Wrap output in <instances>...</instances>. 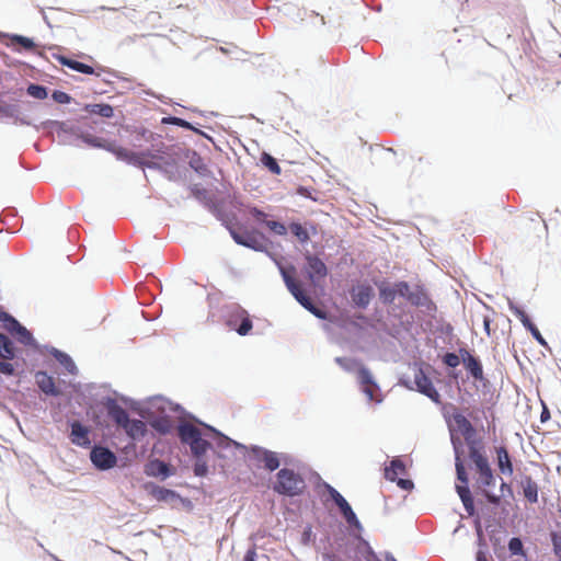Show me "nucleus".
Segmentation results:
<instances>
[{
	"instance_id": "8fccbe9b",
	"label": "nucleus",
	"mask_w": 561,
	"mask_h": 561,
	"mask_svg": "<svg viewBox=\"0 0 561 561\" xmlns=\"http://www.w3.org/2000/svg\"><path fill=\"white\" fill-rule=\"evenodd\" d=\"M250 214H251V215H252V216H253L257 221H261V222H264V224H265V221H268V220L266 219L267 215H266L263 210H261V209H259V208H256V207H253L252 209H250Z\"/></svg>"
},
{
	"instance_id": "f8f14e48",
	"label": "nucleus",
	"mask_w": 561,
	"mask_h": 561,
	"mask_svg": "<svg viewBox=\"0 0 561 561\" xmlns=\"http://www.w3.org/2000/svg\"><path fill=\"white\" fill-rule=\"evenodd\" d=\"M90 456L93 465L102 470L113 468L117 461L115 454L102 446L93 447Z\"/></svg>"
},
{
	"instance_id": "4468645a",
	"label": "nucleus",
	"mask_w": 561,
	"mask_h": 561,
	"mask_svg": "<svg viewBox=\"0 0 561 561\" xmlns=\"http://www.w3.org/2000/svg\"><path fill=\"white\" fill-rule=\"evenodd\" d=\"M374 296V289L369 284H358L351 289V297L354 305L365 309Z\"/></svg>"
},
{
	"instance_id": "4d7b16f0",
	"label": "nucleus",
	"mask_w": 561,
	"mask_h": 561,
	"mask_svg": "<svg viewBox=\"0 0 561 561\" xmlns=\"http://www.w3.org/2000/svg\"><path fill=\"white\" fill-rule=\"evenodd\" d=\"M311 535V527H308L302 534V543H308Z\"/></svg>"
},
{
	"instance_id": "39448f33",
	"label": "nucleus",
	"mask_w": 561,
	"mask_h": 561,
	"mask_svg": "<svg viewBox=\"0 0 561 561\" xmlns=\"http://www.w3.org/2000/svg\"><path fill=\"white\" fill-rule=\"evenodd\" d=\"M178 434L182 443L190 445L196 458L204 456L210 448L209 442L202 437L201 430L191 423L181 424Z\"/></svg>"
},
{
	"instance_id": "2eb2a0df",
	"label": "nucleus",
	"mask_w": 561,
	"mask_h": 561,
	"mask_svg": "<svg viewBox=\"0 0 561 561\" xmlns=\"http://www.w3.org/2000/svg\"><path fill=\"white\" fill-rule=\"evenodd\" d=\"M89 428L83 426L80 422L75 421L71 423L70 440L77 446L88 447L91 444L89 437Z\"/></svg>"
},
{
	"instance_id": "c9c22d12",
	"label": "nucleus",
	"mask_w": 561,
	"mask_h": 561,
	"mask_svg": "<svg viewBox=\"0 0 561 561\" xmlns=\"http://www.w3.org/2000/svg\"><path fill=\"white\" fill-rule=\"evenodd\" d=\"M510 309L512 310V312L514 313V316H516L519 321L523 323V325L528 330L529 328H531L533 325H535L531 320L529 319V317L527 316V313L520 309L519 307H516V306H513L511 305L510 306Z\"/></svg>"
},
{
	"instance_id": "6ab92c4d",
	"label": "nucleus",
	"mask_w": 561,
	"mask_h": 561,
	"mask_svg": "<svg viewBox=\"0 0 561 561\" xmlns=\"http://www.w3.org/2000/svg\"><path fill=\"white\" fill-rule=\"evenodd\" d=\"M520 486L525 499L534 504L538 502L539 486L537 482L530 476H523L520 479Z\"/></svg>"
},
{
	"instance_id": "79ce46f5",
	"label": "nucleus",
	"mask_w": 561,
	"mask_h": 561,
	"mask_svg": "<svg viewBox=\"0 0 561 561\" xmlns=\"http://www.w3.org/2000/svg\"><path fill=\"white\" fill-rule=\"evenodd\" d=\"M551 542L556 557L559 559V561H561V533L552 531Z\"/></svg>"
},
{
	"instance_id": "5701e85b",
	"label": "nucleus",
	"mask_w": 561,
	"mask_h": 561,
	"mask_svg": "<svg viewBox=\"0 0 561 561\" xmlns=\"http://www.w3.org/2000/svg\"><path fill=\"white\" fill-rule=\"evenodd\" d=\"M149 494L159 502H169L178 496L174 491L160 485H151Z\"/></svg>"
},
{
	"instance_id": "4be33fe9",
	"label": "nucleus",
	"mask_w": 561,
	"mask_h": 561,
	"mask_svg": "<svg viewBox=\"0 0 561 561\" xmlns=\"http://www.w3.org/2000/svg\"><path fill=\"white\" fill-rule=\"evenodd\" d=\"M146 473L151 477L163 478H167L172 474L170 466L159 459H154L147 465Z\"/></svg>"
},
{
	"instance_id": "f3484780",
	"label": "nucleus",
	"mask_w": 561,
	"mask_h": 561,
	"mask_svg": "<svg viewBox=\"0 0 561 561\" xmlns=\"http://www.w3.org/2000/svg\"><path fill=\"white\" fill-rule=\"evenodd\" d=\"M453 420L458 428V431L463 435L467 445L469 446V443H479L482 444L481 440H474L471 439V436L474 434V428L470 421L462 415L461 413H455L453 415Z\"/></svg>"
},
{
	"instance_id": "37998d69",
	"label": "nucleus",
	"mask_w": 561,
	"mask_h": 561,
	"mask_svg": "<svg viewBox=\"0 0 561 561\" xmlns=\"http://www.w3.org/2000/svg\"><path fill=\"white\" fill-rule=\"evenodd\" d=\"M194 473L197 477H205L208 473V466L202 457L197 458L194 465Z\"/></svg>"
},
{
	"instance_id": "c85d7f7f",
	"label": "nucleus",
	"mask_w": 561,
	"mask_h": 561,
	"mask_svg": "<svg viewBox=\"0 0 561 561\" xmlns=\"http://www.w3.org/2000/svg\"><path fill=\"white\" fill-rule=\"evenodd\" d=\"M260 160H261V163L266 169H268V171H271L273 174H275V175H279L280 174V172H282L280 167L278 165L276 159L274 157H272L270 153L263 152L261 154Z\"/></svg>"
},
{
	"instance_id": "6e6d98bb",
	"label": "nucleus",
	"mask_w": 561,
	"mask_h": 561,
	"mask_svg": "<svg viewBox=\"0 0 561 561\" xmlns=\"http://www.w3.org/2000/svg\"><path fill=\"white\" fill-rule=\"evenodd\" d=\"M83 139L85 142H88L89 145H92L94 147H103V145L100 142V139H98V138L84 137Z\"/></svg>"
},
{
	"instance_id": "2f4dec72",
	"label": "nucleus",
	"mask_w": 561,
	"mask_h": 561,
	"mask_svg": "<svg viewBox=\"0 0 561 561\" xmlns=\"http://www.w3.org/2000/svg\"><path fill=\"white\" fill-rule=\"evenodd\" d=\"M396 289H397V283L392 287H389V286L380 287L379 294H380L381 300L385 304H392L398 295V291Z\"/></svg>"
},
{
	"instance_id": "e2e57ef3",
	"label": "nucleus",
	"mask_w": 561,
	"mask_h": 561,
	"mask_svg": "<svg viewBox=\"0 0 561 561\" xmlns=\"http://www.w3.org/2000/svg\"><path fill=\"white\" fill-rule=\"evenodd\" d=\"M504 488H507V489H510V486H508V484H507V483H505V482H502V484H501V489H504Z\"/></svg>"
},
{
	"instance_id": "c756f323",
	"label": "nucleus",
	"mask_w": 561,
	"mask_h": 561,
	"mask_svg": "<svg viewBox=\"0 0 561 561\" xmlns=\"http://www.w3.org/2000/svg\"><path fill=\"white\" fill-rule=\"evenodd\" d=\"M106 149L113 152L117 158L126 160L128 162H131L136 159V153L126 148L108 146L106 147Z\"/></svg>"
},
{
	"instance_id": "052dcab7",
	"label": "nucleus",
	"mask_w": 561,
	"mask_h": 561,
	"mask_svg": "<svg viewBox=\"0 0 561 561\" xmlns=\"http://www.w3.org/2000/svg\"><path fill=\"white\" fill-rule=\"evenodd\" d=\"M548 417H549V412H548V410L545 409L543 412L541 413V421L545 422L546 419H548Z\"/></svg>"
},
{
	"instance_id": "ea45409f",
	"label": "nucleus",
	"mask_w": 561,
	"mask_h": 561,
	"mask_svg": "<svg viewBox=\"0 0 561 561\" xmlns=\"http://www.w3.org/2000/svg\"><path fill=\"white\" fill-rule=\"evenodd\" d=\"M11 44L12 45L19 44L24 49H27V50L33 49L35 47V44H34V42L31 38L24 37V36H21V35H13L11 37Z\"/></svg>"
},
{
	"instance_id": "de8ad7c7",
	"label": "nucleus",
	"mask_w": 561,
	"mask_h": 561,
	"mask_svg": "<svg viewBox=\"0 0 561 561\" xmlns=\"http://www.w3.org/2000/svg\"><path fill=\"white\" fill-rule=\"evenodd\" d=\"M53 99L60 104H66L70 102V96L66 92L62 91H54Z\"/></svg>"
},
{
	"instance_id": "9d476101",
	"label": "nucleus",
	"mask_w": 561,
	"mask_h": 561,
	"mask_svg": "<svg viewBox=\"0 0 561 561\" xmlns=\"http://www.w3.org/2000/svg\"><path fill=\"white\" fill-rule=\"evenodd\" d=\"M414 383L416 386L417 391L428 397L433 402L440 403V394L435 389L432 380L422 368H419L415 371Z\"/></svg>"
},
{
	"instance_id": "dca6fc26",
	"label": "nucleus",
	"mask_w": 561,
	"mask_h": 561,
	"mask_svg": "<svg viewBox=\"0 0 561 561\" xmlns=\"http://www.w3.org/2000/svg\"><path fill=\"white\" fill-rule=\"evenodd\" d=\"M460 355L466 366V369L471 374V376L477 380H482L483 369L479 359L463 348L460 350Z\"/></svg>"
},
{
	"instance_id": "423d86ee",
	"label": "nucleus",
	"mask_w": 561,
	"mask_h": 561,
	"mask_svg": "<svg viewBox=\"0 0 561 561\" xmlns=\"http://www.w3.org/2000/svg\"><path fill=\"white\" fill-rule=\"evenodd\" d=\"M456 473L457 479L461 482V484L456 485L457 493L463 504V507L468 515L472 516L474 514V504L473 499L471 496V492L468 486V474L463 465V461L461 460L460 456H456Z\"/></svg>"
},
{
	"instance_id": "680f3d73",
	"label": "nucleus",
	"mask_w": 561,
	"mask_h": 561,
	"mask_svg": "<svg viewBox=\"0 0 561 561\" xmlns=\"http://www.w3.org/2000/svg\"><path fill=\"white\" fill-rule=\"evenodd\" d=\"M60 356L62 357V359H60L61 362H64V359L70 362V358L66 354L60 353Z\"/></svg>"
},
{
	"instance_id": "9b49d317",
	"label": "nucleus",
	"mask_w": 561,
	"mask_h": 561,
	"mask_svg": "<svg viewBox=\"0 0 561 561\" xmlns=\"http://www.w3.org/2000/svg\"><path fill=\"white\" fill-rule=\"evenodd\" d=\"M306 273L309 280L316 284L319 279L324 278L328 275V268L324 262L313 254H306Z\"/></svg>"
},
{
	"instance_id": "f704fd0d",
	"label": "nucleus",
	"mask_w": 561,
	"mask_h": 561,
	"mask_svg": "<svg viewBox=\"0 0 561 561\" xmlns=\"http://www.w3.org/2000/svg\"><path fill=\"white\" fill-rule=\"evenodd\" d=\"M510 309L512 310V312L514 313V316H516L519 321L523 323V325L528 330L529 328H531L533 325H535L531 320L529 319V317L527 316V313L520 309L519 307H516V306H513L511 305L510 306Z\"/></svg>"
},
{
	"instance_id": "49530a36",
	"label": "nucleus",
	"mask_w": 561,
	"mask_h": 561,
	"mask_svg": "<svg viewBox=\"0 0 561 561\" xmlns=\"http://www.w3.org/2000/svg\"><path fill=\"white\" fill-rule=\"evenodd\" d=\"M163 122L171 123L173 125H176L179 127H183V128H186V129H191L192 128V126H191V124L188 122H186L185 119L180 118V117L164 118Z\"/></svg>"
},
{
	"instance_id": "aec40b11",
	"label": "nucleus",
	"mask_w": 561,
	"mask_h": 561,
	"mask_svg": "<svg viewBox=\"0 0 561 561\" xmlns=\"http://www.w3.org/2000/svg\"><path fill=\"white\" fill-rule=\"evenodd\" d=\"M408 301L415 307H425L427 309L434 307V304L427 293L421 286H415L413 288V291L409 295Z\"/></svg>"
},
{
	"instance_id": "a878e982",
	"label": "nucleus",
	"mask_w": 561,
	"mask_h": 561,
	"mask_svg": "<svg viewBox=\"0 0 561 561\" xmlns=\"http://www.w3.org/2000/svg\"><path fill=\"white\" fill-rule=\"evenodd\" d=\"M14 356L13 344L10 339L0 333V358L11 359Z\"/></svg>"
},
{
	"instance_id": "f03ea898",
	"label": "nucleus",
	"mask_w": 561,
	"mask_h": 561,
	"mask_svg": "<svg viewBox=\"0 0 561 561\" xmlns=\"http://www.w3.org/2000/svg\"><path fill=\"white\" fill-rule=\"evenodd\" d=\"M108 416L115 424L124 430L133 440H140L147 434V425L141 420H130L127 411L121 405L113 403L107 409Z\"/></svg>"
},
{
	"instance_id": "6e6552de",
	"label": "nucleus",
	"mask_w": 561,
	"mask_h": 561,
	"mask_svg": "<svg viewBox=\"0 0 561 561\" xmlns=\"http://www.w3.org/2000/svg\"><path fill=\"white\" fill-rule=\"evenodd\" d=\"M325 488H327V491H328L330 497L334 501V503L339 507L341 514L343 515V517L345 518L347 524H350L351 526L359 527V520H358L356 514L353 512L351 505L342 496V494L340 492H337L330 484H327Z\"/></svg>"
},
{
	"instance_id": "0eeeda50",
	"label": "nucleus",
	"mask_w": 561,
	"mask_h": 561,
	"mask_svg": "<svg viewBox=\"0 0 561 561\" xmlns=\"http://www.w3.org/2000/svg\"><path fill=\"white\" fill-rule=\"evenodd\" d=\"M353 364L357 366V379L362 391L366 394L369 401L380 402L381 398L379 396V387L375 382L369 369L357 362H354Z\"/></svg>"
},
{
	"instance_id": "bb28decb",
	"label": "nucleus",
	"mask_w": 561,
	"mask_h": 561,
	"mask_svg": "<svg viewBox=\"0 0 561 561\" xmlns=\"http://www.w3.org/2000/svg\"><path fill=\"white\" fill-rule=\"evenodd\" d=\"M90 114L110 118L114 114V110L110 104H92L87 107Z\"/></svg>"
},
{
	"instance_id": "1a4fd4ad",
	"label": "nucleus",
	"mask_w": 561,
	"mask_h": 561,
	"mask_svg": "<svg viewBox=\"0 0 561 561\" xmlns=\"http://www.w3.org/2000/svg\"><path fill=\"white\" fill-rule=\"evenodd\" d=\"M228 325L234 329L239 335H247L252 330V320L247 310L241 307H236L230 314Z\"/></svg>"
},
{
	"instance_id": "603ef678",
	"label": "nucleus",
	"mask_w": 561,
	"mask_h": 561,
	"mask_svg": "<svg viewBox=\"0 0 561 561\" xmlns=\"http://www.w3.org/2000/svg\"><path fill=\"white\" fill-rule=\"evenodd\" d=\"M20 340L24 343L28 342L32 339L31 333L22 325L16 332H15Z\"/></svg>"
},
{
	"instance_id": "473e14b6",
	"label": "nucleus",
	"mask_w": 561,
	"mask_h": 561,
	"mask_svg": "<svg viewBox=\"0 0 561 561\" xmlns=\"http://www.w3.org/2000/svg\"><path fill=\"white\" fill-rule=\"evenodd\" d=\"M264 466L270 471H274L279 467V460L275 453L273 451H264L263 458H262Z\"/></svg>"
},
{
	"instance_id": "58836bf2",
	"label": "nucleus",
	"mask_w": 561,
	"mask_h": 561,
	"mask_svg": "<svg viewBox=\"0 0 561 561\" xmlns=\"http://www.w3.org/2000/svg\"><path fill=\"white\" fill-rule=\"evenodd\" d=\"M508 549H510L511 553L514 554V556H520L523 558L526 557L525 551H524L523 542L517 537H514V538H512L510 540Z\"/></svg>"
},
{
	"instance_id": "7c9ffc66",
	"label": "nucleus",
	"mask_w": 561,
	"mask_h": 561,
	"mask_svg": "<svg viewBox=\"0 0 561 561\" xmlns=\"http://www.w3.org/2000/svg\"><path fill=\"white\" fill-rule=\"evenodd\" d=\"M152 428L160 434H168L172 430V422L168 417H158L151 422Z\"/></svg>"
},
{
	"instance_id": "864d4df0",
	"label": "nucleus",
	"mask_w": 561,
	"mask_h": 561,
	"mask_svg": "<svg viewBox=\"0 0 561 561\" xmlns=\"http://www.w3.org/2000/svg\"><path fill=\"white\" fill-rule=\"evenodd\" d=\"M398 486H400L403 490H411L413 488V482L408 479H398L396 480Z\"/></svg>"
},
{
	"instance_id": "cd10ccee",
	"label": "nucleus",
	"mask_w": 561,
	"mask_h": 561,
	"mask_svg": "<svg viewBox=\"0 0 561 561\" xmlns=\"http://www.w3.org/2000/svg\"><path fill=\"white\" fill-rule=\"evenodd\" d=\"M289 230L300 243H307L310 239L307 228L299 222H291Z\"/></svg>"
},
{
	"instance_id": "13d9d810",
	"label": "nucleus",
	"mask_w": 561,
	"mask_h": 561,
	"mask_svg": "<svg viewBox=\"0 0 561 561\" xmlns=\"http://www.w3.org/2000/svg\"><path fill=\"white\" fill-rule=\"evenodd\" d=\"M490 323H491L490 318L489 317H484V319H483V327H484V330H485L488 335H490Z\"/></svg>"
},
{
	"instance_id": "b1692460",
	"label": "nucleus",
	"mask_w": 561,
	"mask_h": 561,
	"mask_svg": "<svg viewBox=\"0 0 561 561\" xmlns=\"http://www.w3.org/2000/svg\"><path fill=\"white\" fill-rule=\"evenodd\" d=\"M405 473V466L400 459H393L390 466L385 469V477L387 480L394 482L399 476Z\"/></svg>"
},
{
	"instance_id": "a211bd4d",
	"label": "nucleus",
	"mask_w": 561,
	"mask_h": 561,
	"mask_svg": "<svg viewBox=\"0 0 561 561\" xmlns=\"http://www.w3.org/2000/svg\"><path fill=\"white\" fill-rule=\"evenodd\" d=\"M495 454L500 472L502 474L512 476L514 472V467L507 448L505 446H496Z\"/></svg>"
},
{
	"instance_id": "20e7f679",
	"label": "nucleus",
	"mask_w": 561,
	"mask_h": 561,
	"mask_svg": "<svg viewBox=\"0 0 561 561\" xmlns=\"http://www.w3.org/2000/svg\"><path fill=\"white\" fill-rule=\"evenodd\" d=\"M306 489L304 478L291 469L283 468L276 474L273 490L285 496L300 495Z\"/></svg>"
},
{
	"instance_id": "c03bdc74",
	"label": "nucleus",
	"mask_w": 561,
	"mask_h": 561,
	"mask_svg": "<svg viewBox=\"0 0 561 561\" xmlns=\"http://www.w3.org/2000/svg\"><path fill=\"white\" fill-rule=\"evenodd\" d=\"M398 295L401 297H404L407 300L409 299V295L413 291V288L410 287V285L407 282H398L397 283V289Z\"/></svg>"
},
{
	"instance_id": "09e8293b",
	"label": "nucleus",
	"mask_w": 561,
	"mask_h": 561,
	"mask_svg": "<svg viewBox=\"0 0 561 561\" xmlns=\"http://www.w3.org/2000/svg\"><path fill=\"white\" fill-rule=\"evenodd\" d=\"M528 331L531 333V335L534 336V339L540 344V345H547L546 343V340L543 339V336L541 335L540 331L538 330V328L536 325H533L531 328L528 329Z\"/></svg>"
},
{
	"instance_id": "e433bc0d",
	"label": "nucleus",
	"mask_w": 561,
	"mask_h": 561,
	"mask_svg": "<svg viewBox=\"0 0 561 561\" xmlns=\"http://www.w3.org/2000/svg\"><path fill=\"white\" fill-rule=\"evenodd\" d=\"M0 320L5 323V328L12 333H15L22 327L16 319L7 312H2V314H0Z\"/></svg>"
},
{
	"instance_id": "412c9836",
	"label": "nucleus",
	"mask_w": 561,
	"mask_h": 561,
	"mask_svg": "<svg viewBox=\"0 0 561 561\" xmlns=\"http://www.w3.org/2000/svg\"><path fill=\"white\" fill-rule=\"evenodd\" d=\"M35 380L38 388L46 394L57 396L59 391L56 388L55 380L45 371H37Z\"/></svg>"
},
{
	"instance_id": "bf43d9fd",
	"label": "nucleus",
	"mask_w": 561,
	"mask_h": 561,
	"mask_svg": "<svg viewBox=\"0 0 561 561\" xmlns=\"http://www.w3.org/2000/svg\"><path fill=\"white\" fill-rule=\"evenodd\" d=\"M477 561H488V558L482 551H479L477 553Z\"/></svg>"
},
{
	"instance_id": "3c124183",
	"label": "nucleus",
	"mask_w": 561,
	"mask_h": 561,
	"mask_svg": "<svg viewBox=\"0 0 561 561\" xmlns=\"http://www.w3.org/2000/svg\"><path fill=\"white\" fill-rule=\"evenodd\" d=\"M7 360L8 359L0 360V373L4 375H12L14 373V367L11 363Z\"/></svg>"
},
{
	"instance_id": "ddd939ff",
	"label": "nucleus",
	"mask_w": 561,
	"mask_h": 561,
	"mask_svg": "<svg viewBox=\"0 0 561 561\" xmlns=\"http://www.w3.org/2000/svg\"><path fill=\"white\" fill-rule=\"evenodd\" d=\"M230 233L236 243L240 245L253 249L255 251H261L264 248L262 236L254 231L230 230Z\"/></svg>"
},
{
	"instance_id": "72a5a7b5",
	"label": "nucleus",
	"mask_w": 561,
	"mask_h": 561,
	"mask_svg": "<svg viewBox=\"0 0 561 561\" xmlns=\"http://www.w3.org/2000/svg\"><path fill=\"white\" fill-rule=\"evenodd\" d=\"M510 309L512 310V312L514 313V316H516L519 321L523 323V325L528 330L529 328H531L533 325H535L531 320L529 319V317L527 316V313L520 309L519 307H516V306H513L511 305L510 306Z\"/></svg>"
},
{
	"instance_id": "a19ab883",
	"label": "nucleus",
	"mask_w": 561,
	"mask_h": 561,
	"mask_svg": "<svg viewBox=\"0 0 561 561\" xmlns=\"http://www.w3.org/2000/svg\"><path fill=\"white\" fill-rule=\"evenodd\" d=\"M266 227L277 236H285L287 233V228L284 224L278 222L276 220L265 221Z\"/></svg>"
},
{
	"instance_id": "7ed1b4c3",
	"label": "nucleus",
	"mask_w": 561,
	"mask_h": 561,
	"mask_svg": "<svg viewBox=\"0 0 561 561\" xmlns=\"http://www.w3.org/2000/svg\"><path fill=\"white\" fill-rule=\"evenodd\" d=\"M280 274L283 279L290 291V294L296 298V300L308 311H310L313 316L319 319H327V312L322 309L314 306L312 300L305 294L300 284L295 279L294 275L296 273L295 266L290 265L289 267L280 266Z\"/></svg>"
},
{
	"instance_id": "393cba45",
	"label": "nucleus",
	"mask_w": 561,
	"mask_h": 561,
	"mask_svg": "<svg viewBox=\"0 0 561 561\" xmlns=\"http://www.w3.org/2000/svg\"><path fill=\"white\" fill-rule=\"evenodd\" d=\"M59 62L62 66H66L75 71H78V72H81L84 75H93L94 73V69L91 66L80 62L78 60H73V59L61 56V57H59Z\"/></svg>"
},
{
	"instance_id": "a18cd8bd",
	"label": "nucleus",
	"mask_w": 561,
	"mask_h": 561,
	"mask_svg": "<svg viewBox=\"0 0 561 561\" xmlns=\"http://www.w3.org/2000/svg\"><path fill=\"white\" fill-rule=\"evenodd\" d=\"M444 364H446L448 367H457L460 364V358L455 353H446L443 357Z\"/></svg>"
},
{
	"instance_id": "f257e3e1",
	"label": "nucleus",
	"mask_w": 561,
	"mask_h": 561,
	"mask_svg": "<svg viewBox=\"0 0 561 561\" xmlns=\"http://www.w3.org/2000/svg\"><path fill=\"white\" fill-rule=\"evenodd\" d=\"M469 459L477 474V488L482 492L488 502L494 505L500 504L501 496L490 492V488H493L496 483V478L482 444L469 443Z\"/></svg>"
},
{
	"instance_id": "4c0bfd02",
	"label": "nucleus",
	"mask_w": 561,
	"mask_h": 561,
	"mask_svg": "<svg viewBox=\"0 0 561 561\" xmlns=\"http://www.w3.org/2000/svg\"><path fill=\"white\" fill-rule=\"evenodd\" d=\"M27 94L35 98V99H38V100H44L47 98V90L45 87L43 85H39V84H30L27 87Z\"/></svg>"
},
{
	"instance_id": "5fc2aeb1",
	"label": "nucleus",
	"mask_w": 561,
	"mask_h": 561,
	"mask_svg": "<svg viewBox=\"0 0 561 561\" xmlns=\"http://www.w3.org/2000/svg\"><path fill=\"white\" fill-rule=\"evenodd\" d=\"M255 559H256V549H255V547H252L251 549H249L245 552L243 561H255Z\"/></svg>"
}]
</instances>
